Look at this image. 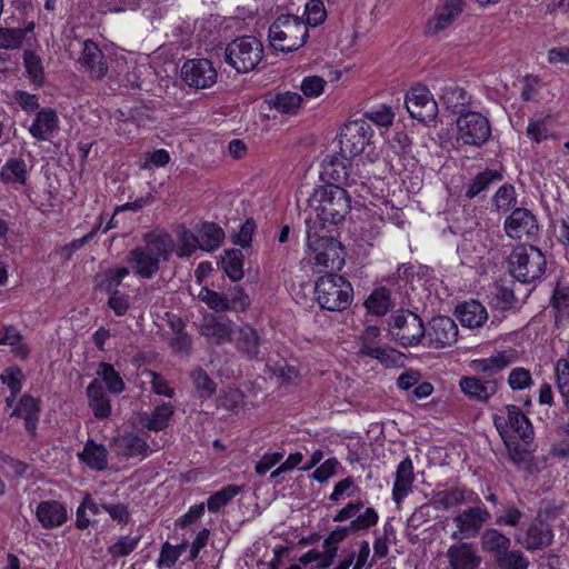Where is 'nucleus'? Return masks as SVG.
I'll return each instance as SVG.
<instances>
[{"label": "nucleus", "mask_w": 569, "mask_h": 569, "mask_svg": "<svg viewBox=\"0 0 569 569\" xmlns=\"http://www.w3.org/2000/svg\"><path fill=\"white\" fill-rule=\"evenodd\" d=\"M263 44L252 36L238 37L228 43L224 61L237 72L247 73L254 70L263 59Z\"/></svg>", "instance_id": "8"}, {"label": "nucleus", "mask_w": 569, "mask_h": 569, "mask_svg": "<svg viewBox=\"0 0 569 569\" xmlns=\"http://www.w3.org/2000/svg\"><path fill=\"white\" fill-rule=\"evenodd\" d=\"M547 122V118L540 120H531L527 127V136L537 143L548 139L551 137V133Z\"/></svg>", "instance_id": "64"}, {"label": "nucleus", "mask_w": 569, "mask_h": 569, "mask_svg": "<svg viewBox=\"0 0 569 569\" xmlns=\"http://www.w3.org/2000/svg\"><path fill=\"white\" fill-rule=\"evenodd\" d=\"M368 312L376 316H383L391 307L390 295L386 288L376 289L366 300Z\"/></svg>", "instance_id": "46"}, {"label": "nucleus", "mask_w": 569, "mask_h": 569, "mask_svg": "<svg viewBox=\"0 0 569 569\" xmlns=\"http://www.w3.org/2000/svg\"><path fill=\"white\" fill-rule=\"evenodd\" d=\"M181 77L190 87L206 89L216 83L218 73L211 61L193 59L184 62L181 69Z\"/></svg>", "instance_id": "17"}, {"label": "nucleus", "mask_w": 569, "mask_h": 569, "mask_svg": "<svg viewBox=\"0 0 569 569\" xmlns=\"http://www.w3.org/2000/svg\"><path fill=\"white\" fill-rule=\"evenodd\" d=\"M58 128V117L54 110L43 109L36 114L29 132L37 140H49L50 136Z\"/></svg>", "instance_id": "31"}, {"label": "nucleus", "mask_w": 569, "mask_h": 569, "mask_svg": "<svg viewBox=\"0 0 569 569\" xmlns=\"http://www.w3.org/2000/svg\"><path fill=\"white\" fill-rule=\"evenodd\" d=\"M97 375L101 378V380L106 383L109 392L111 393H121L124 388V381L121 378L120 373L116 371L113 366L107 362H101L98 366Z\"/></svg>", "instance_id": "44"}, {"label": "nucleus", "mask_w": 569, "mask_h": 569, "mask_svg": "<svg viewBox=\"0 0 569 569\" xmlns=\"http://www.w3.org/2000/svg\"><path fill=\"white\" fill-rule=\"evenodd\" d=\"M480 545L483 551L495 553L496 557H498L506 551V549L510 548L511 540L499 530L488 528L481 533Z\"/></svg>", "instance_id": "38"}, {"label": "nucleus", "mask_w": 569, "mask_h": 569, "mask_svg": "<svg viewBox=\"0 0 569 569\" xmlns=\"http://www.w3.org/2000/svg\"><path fill=\"white\" fill-rule=\"evenodd\" d=\"M307 244L313 264L319 271L340 270L343 267V248L329 230H318L313 224H309Z\"/></svg>", "instance_id": "4"}, {"label": "nucleus", "mask_w": 569, "mask_h": 569, "mask_svg": "<svg viewBox=\"0 0 569 569\" xmlns=\"http://www.w3.org/2000/svg\"><path fill=\"white\" fill-rule=\"evenodd\" d=\"M370 545L367 540H362L359 543V551L356 555L355 551H349L348 555L339 561L333 569H371L375 565V558H370Z\"/></svg>", "instance_id": "37"}, {"label": "nucleus", "mask_w": 569, "mask_h": 569, "mask_svg": "<svg viewBox=\"0 0 569 569\" xmlns=\"http://www.w3.org/2000/svg\"><path fill=\"white\" fill-rule=\"evenodd\" d=\"M186 547V542L178 546H172L169 542H164L161 547V551L157 560V567L159 569H162L171 568L172 566H174V563L177 562Z\"/></svg>", "instance_id": "54"}, {"label": "nucleus", "mask_w": 569, "mask_h": 569, "mask_svg": "<svg viewBox=\"0 0 569 569\" xmlns=\"http://www.w3.org/2000/svg\"><path fill=\"white\" fill-rule=\"evenodd\" d=\"M457 315L462 326L468 328L481 327L488 318L486 308L476 300L459 306L457 308Z\"/></svg>", "instance_id": "35"}, {"label": "nucleus", "mask_w": 569, "mask_h": 569, "mask_svg": "<svg viewBox=\"0 0 569 569\" xmlns=\"http://www.w3.org/2000/svg\"><path fill=\"white\" fill-rule=\"evenodd\" d=\"M508 263L510 274L522 283H531L541 279L547 269L545 253L532 244L515 247Z\"/></svg>", "instance_id": "6"}, {"label": "nucleus", "mask_w": 569, "mask_h": 569, "mask_svg": "<svg viewBox=\"0 0 569 569\" xmlns=\"http://www.w3.org/2000/svg\"><path fill=\"white\" fill-rule=\"evenodd\" d=\"M349 156L339 154L328 156L323 159L321 168L322 176L335 183L346 186L365 184V177L352 172V164Z\"/></svg>", "instance_id": "13"}, {"label": "nucleus", "mask_w": 569, "mask_h": 569, "mask_svg": "<svg viewBox=\"0 0 569 569\" xmlns=\"http://www.w3.org/2000/svg\"><path fill=\"white\" fill-rule=\"evenodd\" d=\"M396 117L393 109L387 104H380L365 112V120L378 127L388 128L392 126Z\"/></svg>", "instance_id": "48"}, {"label": "nucleus", "mask_w": 569, "mask_h": 569, "mask_svg": "<svg viewBox=\"0 0 569 569\" xmlns=\"http://www.w3.org/2000/svg\"><path fill=\"white\" fill-rule=\"evenodd\" d=\"M503 227L507 236L511 239H521L538 231L536 217L525 208L515 209L506 219Z\"/></svg>", "instance_id": "23"}, {"label": "nucleus", "mask_w": 569, "mask_h": 569, "mask_svg": "<svg viewBox=\"0 0 569 569\" xmlns=\"http://www.w3.org/2000/svg\"><path fill=\"white\" fill-rule=\"evenodd\" d=\"M500 379H485L480 376L462 377L459 381L461 392L471 401L486 403L499 390Z\"/></svg>", "instance_id": "19"}, {"label": "nucleus", "mask_w": 569, "mask_h": 569, "mask_svg": "<svg viewBox=\"0 0 569 569\" xmlns=\"http://www.w3.org/2000/svg\"><path fill=\"white\" fill-rule=\"evenodd\" d=\"M493 423L505 441L519 438L529 442L532 439L533 430L529 419L515 405H508L495 413Z\"/></svg>", "instance_id": "9"}, {"label": "nucleus", "mask_w": 569, "mask_h": 569, "mask_svg": "<svg viewBox=\"0 0 569 569\" xmlns=\"http://www.w3.org/2000/svg\"><path fill=\"white\" fill-rule=\"evenodd\" d=\"M29 168L22 158H9L2 166L0 179L11 186H24L28 180Z\"/></svg>", "instance_id": "32"}, {"label": "nucleus", "mask_w": 569, "mask_h": 569, "mask_svg": "<svg viewBox=\"0 0 569 569\" xmlns=\"http://www.w3.org/2000/svg\"><path fill=\"white\" fill-rule=\"evenodd\" d=\"M517 202L515 188L510 184L501 186L493 197V206L498 211H507Z\"/></svg>", "instance_id": "59"}, {"label": "nucleus", "mask_w": 569, "mask_h": 569, "mask_svg": "<svg viewBox=\"0 0 569 569\" xmlns=\"http://www.w3.org/2000/svg\"><path fill=\"white\" fill-rule=\"evenodd\" d=\"M532 383L530 371L517 367L511 370L508 377V385L512 390H522L528 388Z\"/></svg>", "instance_id": "63"}, {"label": "nucleus", "mask_w": 569, "mask_h": 569, "mask_svg": "<svg viewBox=\"0 0 569 569\" xmlns=\"http://www.w3.org/2000/svg\"><path fill=\"white\" fill-rule=\"evenodd\" d=\"M200 333L214 343L222 345L231 341L233 322L222 316H207L200 326Z\"/></svg>", "instance_id": "26"}, {"label": "nucleus", "mask_w": 569, "mask_h": 569, "mask_svg": "<svg viewBox=\"0 0 569 569\" xmlns=\"http://www.w3.org/2000/svg\"><path fill=\"white\" fill-rule=\"evenodd\" d=\"M36 516L44 529H54L67 521L68 511L63 503L56 500H46L37 506Z\"/></svg>", "instance_id": "28"}, {"label": "nucleus", "mask_w": 569, "mask_h": 569, "mask_svg": "<svg viewBox=\"0 0 569 569\" xmlns=\"http://www.w3.org/2000/svg\"><path fill=\"white\" fill-rule=\"evenodd\" d=\"M143 240L144 244L129 251L127 263L136 276L151 279L158 273L161 264L169 260L174 242L170 234L160 231L144 234Z\"/></svg>", "instance_id": "2"}, {"label": "nucleus", "mask_w": 569, "mask_h": 569, "mask_svg": "<svg viewBox=\"0 0 569 569\" xmlns=\"http://www.w3.org/2000/svg\"><path fill=\"white\" fill-rule=\"evenodd\" d=\"M490 519L491 515L485 506L477 505L466 508L452 518L455 530L450 538L456 541L476 538Z\"/></svg>", "instance_id": "12"}, {"label": "nucleus", "mask_w": 569, "mask_h": 569, "mask_svg": "<svg viewBox=\"0 0 569 569\" xmlns=\"http://www.w3.org/2000/svg\"><path fill=\"white\" fill-rule=\"evenodd\" d=\"M339 143L342 156L360 157L363 163H373L379 157L373 141V130L365 119L348 121L341 129Z\"/></svg>", "instance_id": "3"}, {"label": "nucleus", "mask_w": 569, "mask_h": 569, "mask_svg": "<svg viewBox=\"0 0 569 569\" xmlns=\"http://www.w3.org/2000/svg\"><path fill=\"white\" fill-rule=\"evenodd\" d=\"M555 371L559 392L566 406L569 408V361L567 359H559L556 363Z\"/></svg>", "instance_id": "56"}, {"label": "nucleus", "mask_w": 569, "mask_h": 569, "mask_svg": "<svg viewBox=\"0 0 569 569\" xmlns=\"http://www.w3.org/2000/svg\"><path fill=\"white\" fill-rule=\"evenodd\" d=\"M80 461L90 469L102 471L108 467V450L103 445L88 440L81 452L78 453Z\"/></svg>", "instance_id": "33"}, {"label": "nucleus", "mask_w": 569, "mask_h": 569, "mask_svg": "<svg viewBox=\"0 0 569 569\" xmlns=\"http://www.w3.org/2000/svg\"><path fill=\"white\" fill-rule=\"evenodd\" d=\"M310 214L306 220L307 229L328 230L327 224L337 226L351 211L349 193L337 184H327L315 190L309 199Z\"/></svg>", "instance_id": "1"}, {"label": "nucleus", "mask_w": 569, "mask_h": 569, "mask_svg": "<svg viewBox=\"0 0 569 569\" xmlns=\"http://www.w3.org/2000/svg\"><path fill=\"white\" fill-rule=\"evenodd\" d=\"M191 379L196 389L203 397H211L214 393L216 383L202 368L194 369L191 372Z\"/></svg>", "instance_id": "60"}, {"label": "nucleus", "mask_w": 569, "mask_h": 569, "mask_svg": "<svg viewBox=\"0 0 569 569\" xmlns=\"http://www.w3.org/2000/svg\"><path fill=\"white\" fill-rule=\"evenodd\" d=\"M441 99L448 109L452 111H457L459 107H463L468 102L467 92L458 87L446 88Z\"/></svg>", "instance_id": "61"}, {"label": "nucleus", "mask_w": 569, "mask_h": 569, "mask_svg": "<svg viewBox=\"0 0 569 569\" xmlns=\"http://www.w3.org/2000/svg\"><path fill=\"white\" fill-rule=\"evenodd\" d=\"M140 540L141 536H121L117 542L108 548V553L112 557H126L138 547Z\"/></svg>", "instance_id": "57"}, {"label": "nucleus", "mask_w": 569, "mask_h": 569, "mask_svg": "<svg viewBox=\"0 0 569 569\" xmlns=\"http://www.w3.org/2000/svg\"><path fill=\"white\" fill-rule=\"evenodd\" d=\"M446 557L449 569H477L481 563L477 548L472 543L461 540L448 548Z\"/></svg>", "instance_id": "24"}, {"label": "nucleus", "mask_w": 569, "mask_h": 569, "mask_svg": "<svg viewBox=\"0 0 569 569\" xmlns=\"http://www.w3.org/2000/svg\"><path fill=\"white\" fill-rule=\"evenodd\" d=\"M198 298L208 306L209 309L217 312L229 310L227 295L213 291L207 287H202L198 292Z\"/></svg>", "instance_id": "50"}, {"label": "nucleus", "mask_w": 569, "mask_h": 569, "mask_svg": "<svg viewBox=\"0 0 569 569\" xmlns=\"http://www.w3.org/2000/svg\"><path fill=\"white\" fill-rule=\"evenodd\" d=\"M308 38V27L298 16L281 14L269 27L270 46L281 52L297 51L307 42Z\"/></svg>", "instance_id": "5"}, {"label": "nucleus", "mask_w": 569, "mask_h": 569, "mask_svg": "<svg viewBox=\"0 0 569 569\" xmlns=\"http://www.w3.org/2000/svg\"><path fill=\"white\" fill-rule=\"evenodd\" d=\"M129 273L128 267L109 268L96 276V282L100 289L112 292Z\"/></svg>", "instance_id": "40"}, {"label": "nucleus", "mask_w": 569, "mask_h": 569, "mask_svg": "<svg viewBox=\"0 0 569 569\" xmlns=\"http://www.w3.org/2000/svg\"><path fill=\"white\" fill-rule=\"evenodd\" d=\"M517 360V352L513 349L499 351L488 358L473 359L469 367L478 376L485 379L497 378V375L511 366Z\"/></svg>", "instance_id": "20"}, {"label": "nucleus", "mask_w": 569, "mask_h": 569, "mask_svg": "<svg viewBox=\"0 0 569 569\" xmlns=\"http://www.w3.org/2000/svg\"><path fill=\"white\" fill-rule=\"evenodd\" d=\"M198 237L201 242V249L212 251L219 248L222 243L224 232L217 223L206 222L201 226Z\"/></svg>", "instance_id": "39"}, {"label": "nucleus", "mask_w": 569, "mask_h": 569, "mask_svg": "<svg viewBox=\"0 0 569 569\" xmlns=\"http://www.w3.org/2000/svg\"><path fill=\"white\" fill-rule=\"evenodd\" d=\"M39 401L29 395H24L16 405L11 417L22 418L24 420L26 430L31 436H34L39 421Z\"/></svg>", "instance_id": "29"}, {"label": "nucleus", "mask_w": 569, "mask_h": 569, "mask_svg": "<svg viewBox=\"0 0 569 569\" xmlns=\"http://www.w3.org/2000/svg\"><path fill=\"white\" fill-rule=\"evenodd\" d=\"M415 482L413 463L406 457L397 467L392 486V500L400 505L411 492Z\"/></svg>", "instance_id": "27"}, {"label": "nucleus", "mask_w": 569, "mask_h": 569, "mask_svg": "<svg viewBox=\"0 0 569 569\" xmlns=\"http://www.w3.org/2000/svg\"><path fill=\"white\" fill-rule=\"evenodd\" d=\"M463 10V0H445L425 27V33L436 36L445 31L460 16Z\"/></svg>", "instance_id": "21"}, {"label": "nucleus", "mask_w": 569, "mask_h": 569, "mask_svg": "<svg viewBox=\"0 0 569 569\" xmlns=\"http://www.w3.org/2000/svg\"><path fill=\"white\" fill-rule=\"evenodd\" d=\"M197 249H201L199 237L183 228L179 233V248L177 250V256L180 258H188L192 256Z\"/></svg>", "instance_id": "53"}, {"label": "nucleus", "mask_w": 569, "mask_h": 569, "mask_svg": "<svg viewBox=\"0 0 569 569\" xmlns=\"http://www.w3.org/2000/svg\"><path fill=\"white\" fill-rule=\"evenodd\" d=\"M77 64L78 69L92 80H101L108 72L104 54L92 40L83 41Z\"/></svg>", "instance_id": "16"}, {"label": "nucleus", "mask_w": 569, "mask_h": 569, "mask_svg": "<svg viewBox=\"0 0 569 569\" xmlns=\"http://www.w3.org/2000/svg\"><path fill=\"white\" fill-rule=\"evenodd\" d=\"M23 379V372L18 367L7 368L0 375L1 382L6 385L11 391L10 397L6 398V403L8 407L13 406L17 395L21 391Z\"/></svg>", "instance_id": "42"}, {"label": "nucleus", "mask_w": 569, "mask_h": 569, "mask_svg": "<svg viewBox=\"0 0 569 569\" xmlns=\"http://www.w3.org/2000/svg\"><path fill=\"white\" fill-rule=\"evenodd\" d=\"M457 142L465 146L481 147L491 136L489 120L479 112L462 113L456 120Z\"/></svg>", "instance_id": "10"}, {"label": "nucleus", "mask_w": 569, "mask_h": 569, "mask_svg": "<svg viewBox=\"0 0 569 569\" xmlns=\"http://www.w3.org/2000/svg\"><path fill=\"white\" fill-rule=\"evenodd\" d=\"M237 349L248 359H258L260 353V337L251 326H243L239 329Z\"/></svg>", "instance_id": "36"}, {"label": "nucleus", "mask_w": 569, "mask_h": 569, "mask_svg": "<svg viewBox=\"0 0 569 569\" xmlns=\"http://www.w3.org/2000/svg\"><path fill=\"white\" fill-rule=\"evenodd\" d=\"M317 302L329 311H343L352 302L353 288L342 276L326 272L315 286Z\"/></svg>", "instance_id": "7"}, {"label": "nucleus", "mask_w": 569, "mask_h": 569, "mask_svg": "<svg viewBox=\"0 0 569 569\" xmlns=\"http://www.w3.org/2000/svg\"><path fill=\"white\" fill-rule=\"evenodd\" d=\"M496 565L498 569H528L530 561L521 550L508 548L496 557Z\"/></svg>", "instance_id": "43"}, {"label": "nucleus", "mask_w": 569, "mask_h": 569, "mask_svg": "<svg viewBox=\"0 0 569 569\" xmlns=\"http://www.w3.org/2000/svg\"><path fill=\"white\" fill-rule=\"evenodd\" d=\"M358 355L375 358L386 366L395 363L398 357L397 352L391 348H382L371 345L359 347Z\"/></svg>", "instance_id": "52"}, {"label": "nucleus", "mask_w": 569, "mask_h": 569, "mask_svg": "<svg viewBox=\"0 0 569 569\" xmlns=\"http://www.w3.org/2000/svg\"><path fill=\"white\" fill-rule=\"evenodd\" d=\"M23 61L27 72L31 77L33 82H42L43 80V67L41 59L32 51L26 50L23 53Z\"/></svg>", "instance_id": "62"}, {"label": "nucleus", "mask_w": 569, "mask_h": 569, "mask_svg": "<svg viewBox=\"0 0 569 569\" xmlns=\"http://www.w3.org/2000/svg\"><path fill=\"white\" fill-rule=\"evenodd\" d=\"M302 98L297 92L277 94L271 101V107L286 114H295L301 107Z\"/></svg>", "instance_id": "45"}, {"label": "nucleus", "mask_w": 569, "mask_h": 569, "mask_svg": "<svg viewBox=\"0 0 569 569\" xmlns=\"http://www.w3.org/2000/svg\"><path fill=\"white\" fill-rule=\"evenodd\" d=\"M172 415V406L163 403L158 406L154 411L143 420V425L149 430L160 431L168 426Z\"/></svg>", "instance_id": "47"}, {"label": "nucleus", "mask_w": 569, "mask_h": 569, "mask_svg": "<svg viewBox=\"0 0 569 569\" xmlns=\"http://www.w3.org/2000/svg\"><path fill=\"white\" fill-rule=\"evenodd\" d=\"M111 448L118 456L129 458L146 453L148 446L137 435L127 433L113 438Z\"/></svg>", "instance_id": "34"}, {"label": "nucleus", "mask_w": 569, "mask_h": 569, "mask_svg": "<svg viewBox=\"0 0 569 569\" xmlns=\"http://www.w3.org/2000/svg\"><path fill=\"white\" fill-rule=\"evenodd\" d=\"M389 331L401 346L411 347L420 343L425 338L426 327L417 313L402 310L390 318Z\"/></svg>", "instance_id": "11"}, {"label": "nucleus", "mask_w": 569, "mask_h": 569, "mask_svg": "<svg viewBox=\"0 0 569 569\" xmlns=\"http://www.w3.org/2000/svg\"><path fill=\"white\" fill-rule=\"evenodd\" d=\"M86 392L93 416L99 419L108 418L111 415V403L101 382L93 379L87 387Z\"/></svg>", "instance_id": "30"}, {"label": "nucleus", "mask_w": 569, "mask_h": 569, "mask_svg": "<svg viewBox=\"0 0 569 569\" xmlns=\"http://www.w3.org/2000/svg\"><path fill=\"white\" fill-rule=\"evenodd\" d=\"M405 103L410 116L418 121L430 122L438 114V104L426 87L412 88L406 94Z\"/></svg>", "instance_id": "14"}, {"label": "nucleus", "mask_w": 569, "mask_h": 569, "mask_svg": "<svg viewBox=\"0 0 569 569\" xmlns=\"http://www.w3.org/2000/svg\"><path fill=\"white\" fill-rule=\"evenodd\" d=\"M307 27H317L327 18V11L322 0H309L305 7Z\"/></svg>", "instance_id": "55"}, {"label": "nucleus", "mask_w": 569, "mask_h": 569, "mask_svg": "<svg viewBox=\"0 0 569 569\" xmlns=\"http://www.w3.org/2000/svg\"><path fill=\"white\" fill-rule=\"evenodd\" d=\"M240 492V487L230 485L214 492L207 500L209 511L216 512L224 507L232 498Z\"/></svg>", "instance_id": "51"}, {"label": "nucleus", "mask_w": 569, "mask_h": 569, "mask_svg": "<svg viewBox=\"0 0 569 569\" xmlns=\"http://www.w3.org/2000/svg\"><path fill=\"white\" fill-rule=\"evenodd\" d=\"M243 256L240 250H228L221 259V268L232 280L239 281L243 278Z\"/></svg>", "instance_id": "41"}, {"label": "nucleus", "mask_w": 569, "mask_h": 569, "mask_svg": "<svg viewBox=\"0 0 569 569\" xmlns=\"http://www.w3.org/2000/svg\"><path fill=\"white\" fill-rule=\"evenodd\" d=\"M378 521L379 516L376 509L368 507L357 518L352 519L348 526L336 527L323 541L339 546V543L342 542L349 533L367 531L371 527L376 526Z\"/></svg>", "instance_id": "22"}, {"label": "nucleus", "mask_w": 569, "mask_h": 569, "mask_svg": "<svg viewBox=\"0 0 569 569\" xmlns=\"http://www.w3.org/2000/svg\"><path fill=\"white\" fill-rule=\"evenodd\" d=\"M517 541L527 550L536 551L550 546L553 541V531L550 525L543 521L532 522Z\"/></svg>", "instance_id": "25"}, {"label": "nucleus", "mask_w": 569, "mask_h": 569, "mask_svg": "<svg viewBox=\"0 0 569 569\" xmlns=\"http://www.w3.org/2000/svg\"><path fill=\"white\" fill-rule=\"evenodd\" d=\"M475 502H480L479 496L473 490L461 486L432 490L429 500L430 506L438 510H449L461 505Z\"/></svg>", "instance_id": "18"}, {"label": "nucleus", "mask_w": 569, "mask_h": 569, "mask_svg": "<svg viewBox=\"0 0 569 569\" xmlns=\"http://www.w3.org/2000/svg\"><path fill=\"white\" fill-rule=\"evenodd\" d=\"M26 31L20 29L0 28V49L14 50L21 47Z\"/></svg>", "instance_id": "58"}, {"label": "nucleus", "mask_w": 569, "mask_h": 569, "mask_svg": "<svg viewBox=\"0 0 569 569\" xmlns=\"http://www.w3.org/2000/svg\"><path fill=\"white\" fill-rule=\"evenodd\" d=\"M501 174L493 170H485L476 176V178L470 182L466 196L470 199L478 196L481 191L488 188V186L495 181L501 180Z\"/></svg>", "instance_id": "49"}, {"label": "nucleus", "mask_w": 569, "mask_h": 569, "mask_svg": "<svg viewBox=\"0 0 569 569\" xmlns=\"http://www.w3.org/2000/svg\"><path fill=\"white\" fill-rule=\"evenodd\" d=\"M458 332V326L452 318L438 316L432 318L428 323L425 339L428 347L442 349L457 342Z\"/></svg>", "instance_id": "15"}]
</instances>
